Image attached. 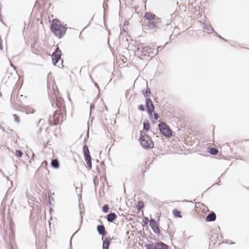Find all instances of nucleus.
Masks as SVG:
<instances>
[{"mask_svg":"<svg viewBox=\"0 0 249 249\" xmlns=\"http://www.w3.org/2000/svg\"><path fill=\"white\" fill-rule=\"evenodd\" d=\"M84 158L87 164V167H88L89 169H91L92 168V163L91 158L90 154L85 155Z\"/></svg>","mask_w":249,"mask_h":249,"instance_id":"nucleus-14","label":"nucleus"},{"mask_svg":"<svg viewBox=\"0 0 249 249\" xmlns=\"http://www.w3.org/2000/svg\"><path fill=\"white\" fill-rule=\"evenodd\" d=\"M144 203L142 201H139L136 206L138 211H140L142 208L144 207Z\"/></svg>","mask_w":249,"mask_h":249,"instance_id":"nucleus-24","label":"nucleus"},{"mask_svg":"<svg viewBox=\"0 0 249 249\" xmlns=\"http://www.w3.org/2000/svg\"><path fill=\"white\" fill-rule=\"evenodd\" d=\"M209 152L213 155H215L218 153V150L215 148H211L210 149Z\"/></svg>","mask_w":249,"mask_h":249,"instance_id":"nucleus-25","label":"nucleus"},{"mask_svg":"<svg viewBox=\"0 0 249 249\" xmlns=\"http://www.w3.org/2000/svg\"><path fill=\"white\" fill-rule=\"evenodd\" d=\"M149 225L155 232H159L160 229L157 222L154 219H151L149 221Z\"/></svg>","mask_w":249,"mask_h":249,"instance_id":"nucleus-11","label":"nucleus"},{"mask_svg":"<svg viewBox=\"0 0 249 249\" xmlns=\"http://www.w3.org/2000/svg\"><path fill=\"white\" fill-rule=\"evenodd\" d=\"M61 51L58 47H57L55 51L53 53L52 55V61L53 64L60 67L62 65L63 61L61 60Z\"/></svg>","mask_w":249,"mask_h":249,"instance_id":"nucleus-8","label":"nucleus"},{"mask_svg":"<svg viewBox=\"0 0 249 249\" xmlns=\"http://www.w3.org/2000/svg\"><path fill=\"white\" fill-rule=\"evenodd\" d=\"M140 141L141 145L145 148H152L154 147V143L151 138L144 134L143 131H141Z\"/></svg>","mask_w":249,"mask_h":249,"instance_id":"nucleus-6","label":"nucleus"},{"mask_svg":"<svg viewBox=\"0 0 249 249\" xmlns=\"http://www.w3.org/2000/svg\"><path fill=\"white\" fill-rule=\"evenodd\" d=\"M13 117L15 121L17 123L19 124L20 123V118L17 115V114H13Z\"/></svg>","mask_w":249,"mask_h":249,"instance_id":"nucleus-26","label":"nucleus"},{"mask_svg":"<svg viewBox=\"0 0 249 249\" xmlns=\"http://www.w3.org/2000/svg\"><path fill=\"white\" fill-rule=\"evenodd\" d=\"M97 231L102 235H104L106 232L105 228L104 225H98L97 226Z\"/></svg>","mask_w":249,"mask_h":249,"instance_id":"nucleus-18","label":"nucleus"},{"mask_svg":"<svg viewBox=\"0 0 249 249\" xmlns=\"http://www.w3.org/2000/svg\"><path fill=\"white\" fill-rule=\"evenodd\" d=\"M51 30L55 36L61 38L66 34L67 27L58 19H54L51 25Z\"/></svg>","mask_w":249,"mask_h":249,"instance_id":"nucleus-1","label":"nucleus"},{"mask_svg":"<svg viewBox=\"0 0 249 249\" xmlns=\"http://www.w3.org/2000/svg\"><path fill=\"white\" fill-rule=\"evenodd\" d=\"M195 210L198 215L204 216L208 211V208L201 202H196L195 205Z\"/></svg>","mask_w":249,"mask_h":249,"instance_id":"nucleus-9","label":"nucleus"},{"mask_svg":"<svg viewBox=\"0 0 249 249\" xmlns=\"http://www.w3.org/2000/svg\"><path fill=\"white\" fill-rule=\"evenodd\" d=\"M144 18L147 20L146 26L149 29L157 28L160 23V18L151 12H148L144 14Z\"/></svg>","mask_w":249,"mask_h":249,"instance_id":"nucleus-4","label":"nucleus"},{"mask_svg":"<svg viewBox=\"0 0 249 249\" xmlns=\"http://www.w3.org/2000/svg\"><path fill=\"white\" fill-rule=\"evenodd\" d=\"M83 152L84 153V156L89 155V151L87 145H84L83 147Z\"/></svg>","mask_w":249,"mask_h":249,"instance_id":"nucleus-23","label":"nucleus"},{"mask_svg":"<svg viewBox=\"0 0 249 249\" xmlns=\"http://www.w3.org/2000/svg\"><path fill=\"white\" fill-rule=\"evenodd\" d=\"M155 243L157 249H169V246L161 241Z\"/></svg>","mask_w":249,"mask_h":249,"instance_id":"nucleus-13","label":"nucleus"},{"mask_svg":"<svg viewBox=\"0 0 249 249\" xmlns=\"http://www.w3.org/2000/svg\"><path fill=\"white\" fill-rule=\"evenodd\" d=\"M215 219L216 215L213 212L209 214L206 217V220L207 221H214Z\"/></svg>","mask_w":249,"mask_h":249,"instance_id":"nucleus-17","label":"nucleus"},{"mask_svg":"<svg viewBox=\"0 0 249 249\" xmlns=\"http://www.w3.org/2000/svg\"><path fill=\"white\" fill-rule=\"evenodd\" d=\"M48 89L49 90V95L52 98L53 96L56 99V106L59 107L60 109H62L64 107V101L62 98L58 97L59 92L55 83L53 81L50 82L48 84Z\"/></svg>","mask_w":249,"mask_h":249,"instance_id":"nucleus-3","label":"nucleus"},{"mask_svg":"<svg viewBox=\"0 0 249 249\" xmlns=\"http://www.w3.org/2000/svg\"><path fill=\"white\" fill-rule=\"evenodd\" d=\"M111 240V238L110 237H106L105 238L103 245V249H108Z\"/></svg>","mask_w":249,"mask_h":249,"instance_id":"nucleus-15","label":"nucleus"},{"mask_svg":"<svg viewBox=\"0 0 249 249\" xmlns=\"http://www.w3.org/2000/svg\"><path fill=\"white\" fill-rule=\"evenodd\" d=\"M117 216L115 213H110L107 215V220L109 222H113L116 218Z\"/></svg>","mask_w":249,"mask_h":249,"instance_id":"nucleus-16","label":"nucleus"},{"mask_svg":"<svg viewBox=\"0 0 249 249\" xmlns=\"http://www.w3.org/2000/svg\"><path fill=\"white\" fill-rule=\"evenodd\" d=\"M173 214L174 216L176 217H181L182 216L181 215V213L180 211L178 210L177 209H174L173 211Z\"/></svg>","mask_w":249,"mask_h":249,"instance_id":"nucleus-20","label":"nucleus"},{"mask_svg":"<svg viewBox=\"0 0 249 249\" xmlns=\"http://www.w3.org/2000/svg\"><path fill=\"white\" fill-rule=\"evenodd\" d=\"M159 127L161 133L166 137H169L172 135V131L165 123L162 122L159 124Z\"/></svg>","mask_w":249,"mask_h":249,"instance_id":"nucleus-10","label":"nucleus"},{"mask_svg":"<svg viewBox=\"0 0 249 249\" xmlns=\"http://www.w3.org/2000/svg\"><path fill=\"white\" fill-rule=\"evenodd\" d=\"M138 108L139 110H140L141 111H144L145 110V108H144L143 105H139L138 106Z\"/></svg>","mask_w":249,"mask_h":249,"instance_id":"nucleus-29","label":"nucleus"},{"mask_svg":"<svg viewBox=\"0 0 249 249\" xmlns=\"http://www.w3.org/2000/svg\"><path fill=\"white\" fill-rule=\"evenodd\" d=\"M21 111H24L26 114H33L36 112V109L31 106H26L22 107Z\"/></svg>","mask_w":249,"mask_h":249,"instance_id":"nucleus-12","label":"nucleus"},{"mask_svg":"<svg viewBox=\"0 0 249 249\" xmlns=\"http://www.w3.org/2000/svg\"><path fill=\"white\" fill-rule=\"evenodd\" d=\"M103 211L105 213H107L109 211V207L107 205H105L103 207Z\"/></svg>","mask_w":249,"mask_h":249,"instance_id":"nucleus-28","label":"nucleus"},{"mask_svg":"<svg viewBox=\"0 0 249 249\" xmlns=\"http://www.w3.org/2000/svg\"><path fill=\"white\" fill-rule=\"evenodd\" d=\"M150 128V125L148 122H144L143 123V130L142 131H143L144 132V134H145V132L148 131Z\"/></svg>","mask_w":249,"mask_h":249,"instance_id":"nucleus-22","label":"nucleus"},{"mask_svg":"<svg viewBox=\"0 0 249 249\" xmlns=\"http://www.w3.org/2000/svg\"><path fill=\"white\" fill-rule=\"evenodd\" d=\"M22 152L19 150H16L15 155L17 157H21L22 156Z\"/></svg>","mask_w":249,"mask_h":249,"instance_id":"nucleus-27","label":"nucleus"},{"mask_svg":"<svg viewBox=\"0 0 249 249\" xmlns=\"http://www.w3.org/2000/svg\"><path fill=\"white\" fill-rule=\"evenodd\" d=\"M154 50V48L146 45L145 44L140 43L137 46L136 53L140 59H146L153 54Z\"/></svg>","mask_w":249,"mask_h":249,"instance_id":"nucleus-2","label":"nucleus"},{"mask_svg":"<svg viewBox=\"0 0 249 249\" xmlns=\"http://www.w3.org/2000/svg\"><path fill=\"white\" fill-rule=\"evenodd\" d=\"M64 116L61 110H56L49 120L50 125H58L62 123Z\"/></svg>","mask_w":249,"mask_h":249,"instance_id":"nucleus-5","label":"nucleus"},{"mask_svg":"<svg viewBox=\"0 0 249 249\" xmlns=\"http://www.w3.org/2000/svg\"><path fill=\"white\" fill-rule=\"evenodd\" d=\"M51 165L54 168H58L59 167V163L57 159H53L51 161Z\"/></svg>","mask_w":249,"mask_h":249,"instance_id":"nucleus-19","label":"nucleus"},{"mask_svg":"<svg viewBox=\"0 0 249 249\" xmlns=\"http://www.w3.org/2000/svg\"><path fill=\"white\" fill-rule=\"evenodd\" d=\"M145 104L146 107V109L150 118L151 120H158L159 118L158 114L156 113H154V114H153V112L154 111V106L151 100L149 99H146Z\"/></svg>","mask_w":249,"mask_h":249,"instance_id":"nucleus-7","label":"nucleus"},{"mask_svg":"<svg viewBox=\"0 0 249 249\" xmlns=\"http://www.w3.org/2000/svg\"><path fill=\"white\" fill-rule=\"evenodd\" d=\"M146 249H157L155 243H151L145 245Z\"/></svg>","mask_w":249,"mask_h":249,"instance_id":"nucleus-21","label":"nucleus"}]
</instances>
